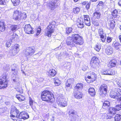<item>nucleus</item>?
Instances as JSON below:
<instances>
[{
	"label": "nucleus",
	"mask_w": 121,
	"mask_h": 121,
	"mask_svg": "<svg viewBox=\"0 0 121 121\" xmlns=\"http://www.w3.org/2000/svg\"><path fill=\"white\" fill-rule=\"evenodd\" d=\"M74 80L73 78H71L68 79L67 81L66 82L72 84L74 82Z\"/></svg>",
	"instance_id": "obj_45"
},
{
	"label": "nucleus",
	"mask_w": 121,
	"mask_h": 121,
	"mask_svg": "<svg viewBox=\"0 0 121 121\" xmlns=\"http://www.w3.org/2000/svg\"><path fill=\"white\" fill-rule=\"evenodd\" d=\"M41 30V29L40 26H39L37 28V31L36 35H39L40 33Z\"/></svg>",
	"instance_id": "obj_48"
},
{
	"label": "nucleus",
	"mask_w": 121,
	"mask_h": 121,
	"mask_svg": "<svg viewBox=\"0 0 121 121\" xmlns=\"http://www.w3.org/2000/svg\"><path fill=\"white\" fill-rule=\"evenodd\" d=\"M20 90H17L18 92H19L20 94H18L16 95L15 97L19 101H24L25 99V96L22 95L21 94L23 93V91L21 88Z\"/></svg>",
	"instance_id": "obj_16"
},
{
	"label": "nucleus",
	"mask_w": 121,
	"mask_h": 121,
	"mask_svg": "<svg viewBox=\"0 0 121 121\" xmlns=\"http://www.w3.org/2000/svg\"><path fill=\"white\" fill-rule=\"evenodd\" d=\"M108 73L107 75H112L114 74V72L112 70H107Z\"/></svg>",
	"instance_id": "obj_49"
},
{
	"label": "nucleus",
	"mask_w": 121,
	"mask_h": 121,
	"mask_svg": "<svg viewBox=\"0 0 121 121\" xmlns=\"http://www.w3.org/2000/svg\"><path fill=\"white\" fill-rule=\"evenodd\" d=\"M110 105V102L107 100L104 101L103 104L102 108L103 109L106 110L108 109Z\"/></svg>",
	"instance_id": "obj_24"
},
{
	"label": "nucleus",
	"mask_w": 121,
	"mask_h": 121,
	"mask_svg": "<svg viewBox=\"0 0 121 121\" xmlns=\"http://www.w3.org/2000/svg\"><path fill=\"white\" fill-rule=\"evenodd\" d=\"M108 73L107 70L101 72L102 74L105 75H107Z\"/></svg>",
	"instance_id": "obj_55"
},
{
	"label": "nucleus",
	"mask_w": 121,
	"mask_h": 121,
	"mask_svg": "<svg viewBox=\"0 0 121 121\" xmlns=\"http://www.w3.org/2000/svg\"><path fill=\"white\" fill-rule=\"evenodd\" d=\"M93 24L95 26H98L99 25V24L98 21L94 20L92 22Z\"/></svg>",
	"instance_id": "obj_47"
},
{
	"label": "nucleus",
	"mask_w": 121,
	"mask_h": 121,
	"mask_svg": "<svg viewBox=\"0 0 121 121\" xmlns=\"http://www.w3.org/2000/svg\"><path fill=\"white\" fill-rule=\"evenodd\" d=\"M87 2L83 1L81 3V4L82 6H84L86 5Z\"/></svg>",
	"instance_id": "obj_58"
},
{
	"label": "nucleus",
	"mask_w": 121,
	"mask_h": 121,
	"mask_svg": "<svg viewBox=\"0 0 121 121\" xmlns=\"http://www.w3.org/2000/svg\"><path fill=\"white\" fill-rule=\"evenodd\" d=\"M121 43V35H120L118 37Z\"/></svg>",
	"instance_id": "obj_61"
},
{
	"label": "nucleus",
	"mask_w": 121,
	"mask_h": 121,
	"mask_svg": "<svg viewBox=\"0 0 121 121\" xmlns=\"http://www.w3.org/2000/svg\"><path fill=\"white\" fill-rule=\"evenodd\" d=\"M83 86L82 84L81 83H78L75 86V89L77 90L82 89Z\"/></svg>",
	"instance_id": "obj_38"
},
{
	"label": "nucleus",
	"mask_w": 121,
	"mask_h": 121,
	"mask_svg": "<svg viewBox=\"0 0 121 121\" xmlns=\"http://www.w3.org/2000/svg\"><path fill=\"white\" fill-rule=\"evenodd\" d=\"M10 29L12 31H15L17 29V25H12L10 26Z\"/></svg>",
	"instance_id": "obj_37"
},
{
	"label": "nucleus",
	"mask_w": 121,
	"mask_h": 121,
	"mask_svg": "<svg viewBox=\"0 0 121 121\" xmlns=\"http://www.w3.org/2000/svg\"><path fill=\"white\" fill-rule=\"evenodd\" d=\"M118 13V11L117 10L115 9L112 11L111 13V15L113 17L115 18L117 17Z\"/></svg>",
	"instance_id": "obj_36"
},
{
	"label": "nucleus",
	"mask_w": 121,
	"mask_h": 121,
	"mask_svg": "<svg viewBox=\"0 0 121 121\" xmlns=\"http://www.w3.org/2000/svg\"><path fill=\"white\" fill-rule=\"evenodd\" d=\"M105 52L108 55L111 54L113 52L112 48H106L105 49Z\"/></svg>",
	"instance_id": "obj_32"
},
{
	"label": "nucleus",
	"mask_w": 121,
	"mask_h": 121,
	"mask_svg": "<svg viewBox=\"0 0 121 121\" xmlns=\"http://www.w3.org/2000/svg\"><path fill=\"white\" fill-rule=\"evenodd\" d=\"M98 34L101 40L103 42H104L106 39V35L104 33L103 31V30L102 28H100L98 30Z\"/></svg>",
	"instance_id": "obj_17"
},
{
	"label": "nucleus",
	"mask_w": 121,
	"mask_h": 121,
	"mask_svg": "<svg viewBox=\"0 0 121 121\" xmlns=\"http://www.w3.org/2000/svg\"><path fill=\"white\" fill-rule=\"evenodd\" d=\"M5 28L4 22L2 20H0V31L3 32L4 31Z\"/></svg>",
	"instance_id": "obj_26"
},
{
	"label": "nucleus",
	"mask_w": 121,
	"mask_h": 121,
	"mask_svg": "<svg viewBox=\"0 0 121 121\" xmlns=\"http://www.w3.org/2000/svg\"><path fill=\"white\" fill-rule=\"evenodd\" d=\"M11 2L14 6L19 5L20 2V0H11Z\"/></svg>",
	"instance_id": "obj_35"
},
{
	"label": "nucleus",
	"mask_w": 121,
	"mask_h": 121,
	"mask_svg": "<svg viewBox=\"0 0 121 121\" xmlns=\"http://www.w3.org/2000/svg\"><path fill=\"white\" fill-rule=\"evenodd\" d=\"M89 94L91 96H94L95 94V92L94 88L90 87L88 90Z\"/></svg>",
	"instance_id": "obj_29"
},
{
	"label": "nucleus",
	"mask_w": 121,
	"mask_h": 121,
	"mask_svg": "<svg viewBox=\"0 0 121 121\" xmlns=\"http://www.w3.org/2000/svg\"><path fill=\"white\" fill-rule=\"evenodd\" d=\"M118 4L119 6H121V0H119Z\"/></svg>",
	"instance_id": "obj_60"
},
{
	"label": "nucleus",
	"mask_w": 121,
	"mask_h": 121,
	"mask_svg": "<svg viewBox=\"0 0 121 121\" xmlns=\"http://www.w3.org/2000/svg\"><path fill=\"white\" fill-rule=\"evenodd\" d=\"M20 45L18 44H15L11 47L9 53L11 56H14L17 54L20 51Z\"/></svg>",
	"instance_id": "obj_5"
},
{
	"label": "nucleus",
	"mask_w": 121,
	"mask_h": 121,
	"mask_svg": "<svg viewBox=\"0 0 121 121\" xmlns=\"http://www.w3.org/2000/svg\"><path fill=\"white\" fill-rule=\"evenodd\" d=\"M113 47L116 50L119 49L120 47H121V44L117 42H114L113 43Z\"/></svg>",
	"instance_id": "obj_33"
},
{
	"label": "nucleus",
	"mask_w": 121,
	"mask_h": 121,
	"mask_svg": "<svg viewBox=\"0 0 121 121\" xmlns=\"http://www.w3.org/2000/svg\"><path fill=\"white\" fill-rule=\"evenodd\" d=\"M18 36V35L16 33H13V34L12 37L11 38V40L15 39L17 38Z\"/></svg>",
	"instance_id": "obj_51"
},
{
	"label": "nucleus",
	"mask_w": 121,
	"mask_h": 121,
	"mask_svg": "<svg viewBox=\"0 0 121 121\" xmlns=\"http://www.w3.org/2000/svg\"><path fill=\"white\" fill-rule=\"evenodd\" d=\"M19 113V110L15 107H12L10 111V117L14 121H17L18 114Z\"/></svg>",
	"instance_id": "obj_6"
},
{
	"label": "nucleus",
	"mask_w": 121,
	"mask_h": 121,
	"mask_svg": "<svg viewBox=\"0 0 121 121\" xmlns=\"http://www.w3.org/2000/svg\"><path fill=\"white\" fill-rule=\"evenodd\" d=\"M90 4L89 3H88L86 4V9H88L90 7Z\"/></svg>",
	"instance_id": "obj_56"
},
{
	"label": "nucleus",
	"mask_w": 121,
	"mask_h": 121,
	"mask_svg": "<svg viewBox=\"0 0 121 121\" xmlns=\"http://www.w3.org/2000/svg\"><path fill=\"white\" fill-rule=\"evenodd\" d=\"M112 40V39L111 37L108 36L107 38V42L108 43H110L111 42Z\"/></svg>",
	"instance_id": "obj_52"
},
{
	"label": "nucleus",
	"mask_w": 121,
	"mask_h": 121,
	"mask_svg": "<svg viewBox=\"0 0 121 121\" xmlns=\"http://www.w3.org/2000/svg\"><path fill=\"white\" fill-rule=\"evenodd\" d=\"M117 100L119 103H120V105H117L114 108L116 111H119L121 110V96L117 98Z\"/></svg>",
	"instance_id": "obj_23"
},
{
	"label": "nucleus",
	"mask_w": 121,
	"mask_h": 121,
	"mask_svg": "<svg viewBox=\"0 0 121 121\" xmlns=\"http://www.w3.org/2000/svg\"><path fill=\"white\" fill-rule=\"evenodd\" d=\"M117 61L115 58H113L108 63L107 65L108 67L112 68L115 67L117 64Z\"/></svg>",
	"instance_id": "obj_14"
},
{
	"label": "nucleus",
	"mask_w": 121,
	"mask_h": 121,
	"mask_svg": "<svg viewBox=\"0 0 121 121\" xmlns=\"http://www.w3.org/2000/svg\"><path fill=\"white\" fill-rule=\"evenodd\" d=\"M75 111H73L71 113L69 114V115H70L71 114H73V115H74L75 114Z\"/></svg>",
	"instance_id": "obj_59"
},
{
	"label": "nucleus",
	"mask_w": 121,
	"mask_h": 121,
	"mask_svg": "<svg viewBox=\"0 0 121 121\" xmlns=\"http://www.w3.org/2000/svg\"><path fill=\"white\" fill-rule=\"evenodd\" d=\"M115 22L113 19L110 20L109 25L110 29L111 30L113 29L115 27Z\"/></svg>",
	"instance_id": "obj_27"
},
{
	"label": "nucleus",
	"mask_w": 121,
	"mask_h": 121,
	"mask_svg": "<svg viewBox=\"0 0 121 121\" xmlns=\"http://www.w3.org/2000/svg\"><path fill=\"white\" fill-rule=\"evenodd\" d=\"M115 92L117 94L118 98L121 96V89L119 88H117L115 89Z\"/></svg>",
	"instance_id": "obj_39"
},
{
	"label": "nucleus",
	"mask_w": 121,
	"mask_h": 121,
	"mask_svg": "<svg viewBox=\"0 0 121 121\" xmlns=\"http://www.w3.org/2000/svg\"><path fill=\"white\" fill-rule=\"evenodd\" d=\"M72 84L66 82L65 84V88L67 90H69V89L72 88Z\"/></svg>",
	"instance_id": "obj_41"
},
{
	"label": "nucleus",
	"mask_w": 121,
	"mask_h": 121,
	"mask_svg": "<svg viewBox=\"0 0 121 121\" xmlns=\"http://www.w3.org/2000/svg\"><path fill=\"white\" fill-rule=\"evenodd\" d=\"M79 0H73L74 2H76L78 1Z\"/></svg>",
	"instance_id": "obj_63"
},
{
	"label": "nucleus",
	"mask_w": 121,
	"mask_h": 121,
	"mask_svg": "<svg viewBox=\"0 0 121 121\" xmlns=\"http://www.w3.org/2000/svg\"><path fill=\"white\" fill-rule=\"evenodd\" d=\"M81 8L78 7H75L73 9L72 13L75 14H78L79 13L80 10Z\"/></svg>",
	"instance_id": "obj_34"
},
{
	"label": "nucleus",
	"mask_w": 121,
	"mask_h": 121,
	"mask_svg": "<svg viewBox=\"0 0 121 121\" xmlns=\"http://www.w3.org/2000/svg\"><path fill=\"white\" fill-rule=\"evenodd\" d=\"M76 24L78 28L82 29L84 26L83 19L82 18L78 19L77 21Z\"/></svg>",
	"instance_id": "obj_22"
},
{
	"label": "nucleus",
	"mask_w": 121,
	"mask_h": 121,
	"mask_svg": "<svg viewBox=\"0 0 121 121\" xmlns=\"http://www.w3.org/2000/svg\"><path fill=\"white\" fill-rule=\"evenodd\" d=\"M116 111L114 108L110 107L109 108L108 111L107 115V119H110L112 117L113 115H114Z\"/></svg>",
	"instance_id": "obj_15"
},
{
	"label": "nucleus",
	"mask_w": 121,
	"mask_h": 121,
	"mask_svg": "<svg viewBox=\"0 0 121 121\" xmlns=\"http://www.w3.org/2000/svg\"><path fill=\"white\" fill-rule=\"evenodd\" d=\"M109 96L111 98L114 99H117V98H118L116 93L115 90L114 91H110Z\"/></svg>",
	"instance_id": "obj_28"
},
{
	"label": "nucleus",
	"mask_w": 121,
	"mask_h": 121,
	"mask_svg": "<svg viewBox=\"0 0 121 121\" xmlns=\"http://www.w3.org/2000/svg\"><path fill=\"white\" fill-rule=\"evenodd\" d=\"M84 20V23L85 25L88 26L91 25L90 18L88 15H83Z\"/></svg>",
	"instance_id": "obj_20"
},
{
	"label": "nucleus",
	"mask_w": 121,
	"mask_h": 121,
	"mask_svg": "<svg viewBox=\"0 0 121 121\" xmlns=\"http://www.w3.org/2000/svg\"><path fill=\"white\" fill-rule=\"evenodd\" d=\"M94 49L97 51L99 52L101 49V47L99 44H97L95 46Z\"/></svg>",
	"instance_id": "obj_46"
},
{
	"label": "nucleus",
	"mask_w": 121,
	"mask_h": 121,
	"mask_svg": "<svg viewBox=\"0 0 121 121\" xmlns=\"http://www.w3.org/2000/svg\"><path fill=\"white\" fill-rule=\"evenodd\" d=\"M29 104L31 108H33V106L34 101L30 97H29Z\"/></svg>",
	"instance_id": "obj_43"
},
{
	"label": "nucleus",
	"mask_w": 121,
	"mask_h": 121,
	"mask_svg": "<svg viewBox=\"0 0 121 121\" xmlns=\"http://www.w3.org/2000/svg\"><path fill=\"white\" fill-rule=\"evenodd\" d=\"M27 16L25 13H22L17 10L14 11L13 14V19L15 20L25 19Z\"/></svg>",
	"instance_id": "obj_4"
},
{
	"label": "nucleus",
	"mask_w": 121,
	"mask_h": 121,
	"mask_svg": "<svg viewBox=\"0 0 121 121\" xmlns=\"http://www.w3.org/2000/svg\"><path fill=\"white\" fill-rule=\"evenodd\" d=\"M104 4V3L102 1H100L99 2L98 4V5L99 6H102Z\"/></svg>",
	"instance_id": "obj_57"
},
{
	"label": "nucleus",
	"mask_w": 121,
	"mask_h": 121,
	"mask_svg": "<svg viewBox=\"0 0 121 121\" xmlns=\"http://www.w3.org/2000/svg\"><path fill=\"white\" fill-rule=\"evenodd\" d=\"M117 84L118 87H121V79H120L118 81Z\"/></svg>",
	"instance_id": "obj_54"
},
{
	"label": "nucleus",
	"mask_w": 121,
	"mask_h": 121,
	"mask_svg": "<svg viewBox=\"0 0 121 121\" xmlns=\"http://www.w3.org/2000/svg\"><path fill=\"white\" fill-rule=\"evenodd\" d=\"M58 105L61 107H64L66 106L67 104V102L66 99L63 97H60L57 101Z\"/></svg>",
	"instance_id": "obj_10"
},
{
	"label": "nucleus",
	"mask_w": 121,
	"mask_h": 121,
	"mask_svg": "<svg viewBox=\"0 0 121 121\" xmlns=\"http://www.w3.org/2000/svg\"><path fill=\"white\" fill-rule=\"evenodd\" d=\"M100 13L99 12L95 11L93 14V17L95 19H99L100 18L101 16Z\"/></svg>",
	"instance_id": "obj_31"
},
{
	"label": "nucleus",
	"mask_w": 121,
	"mask_h": 121,
	"mask_svg": "<svg viewBox=\"0 0 121 121\" xmlns=\"http://www.w3.org/2000/svg\"><path fill=\"white\" fill-rule=\"evenodd\" d=\"M17 117V120L18 118L25 120L28 119L29 117V115L27 112L24 111L19 113Z\"/></svg>",
	"instance_id": "obj_12"
},
{
	"label": "nucleus",
	"mask_w": 121,
	"mask_h": 121,
	"mask_svg": "<svg viewBox=\"0 0 121 121\" xmlns=\"http://www.w3.org/2000/svg\"><path fill=\"white\" fill-rule=\"evenodd\" d=\"M8 80H4L0 79V89L6 88L8 86Z\"/></svg>",
	"instance_id": "obj_13"
},
{
	"label": "nucleus",
	"mask_w": 121,
	"mask_h": 121,
	"mask_svg": "<svg viewBox=\"0 0 121 121\" xmlns=\"http://www.w3.org/2000/svg\"><path fill=\"white\" fill-rule=\"evenodd\" d=\"M92 2H95L97 0H90Z\"/></svg>",
	"instance_id": "obj_62"
},
{
	"label": "nucleus",
	"mask_w": 121,
	"mask_h": 121,
	"mask_svg": "<svg viewBox=\"0 0 121 121\" xmlns=\"http://www.w3.org/2000/svg\"><path fill=\"white\" fill-rule=\"evenodd\" d=\"M35 51L34 47H29L25 54L26 56H31L34 54Z\"/></svg>",
	"instance_id": "obj_18"
},
{
	"label": "nucleus",
	"mask_w": 121,
	"mask_h": 121,
	"mask_svg": "<svg viewBox=\"0 0 121 121\" xmlns=\"http://www.w3.org/2000/svg\"><path fill=\"white\" fill-rule=\"evenodd\" d=\"M90 64L93 68L96 69L100 66V61L98 58L96 56H93L91 58Z\"/></svg>",
	"instance_id": "obj_7"
},
{
	"label": "nucleus",
	"mask_w": 121,
	"mask_h": 121,
	"mask_svg": "<svg viewBox=\"0 0 121 121\" xmlns=\"http://www.w3.org/2000/svg\"><path fill=\"white\" fill-rule=\"evenodd\" d=\"M6 0H0V5H4L6 4Z\"/></svg>",
	"instance_id": "obj_50"
},
{
	"label": "nucleus",
	"mask_w": 121,
	"mask_h": 121,
	"mask_svg": "<svg viewBox=\"0 0 121 121\" xmlns=\"http://www.w3.org/2000/svg\"><path fill=\"white\" fill-rule=\"evenodd\" d=\"M121 118V115L120 114H117L114 117L115 120V121H120Z\"/></svg>",
	"instance_id": "obj_42"
},
{
	"label": "nucleus",
	"mask_w": 121,
	"mask_h": 121,
	"mask_svg": "<svg viewBox=\"0 0 121 121\" xmlns=\"http://www.w3.org/2000/svg\"><path fill=\"white\" fill-rule=\"evenodd\" d=\"M54 81V83L56 86H59L61 84V82L59 80V78L55 77L53 79Z\"/></svg>",
	"instance_id": "obj_30"
},
{
	"label": "nucleus",
	"mask_w": 121,
	"mask_h": 121,
	"mask_svg": "<svg viewBox=\"0 0 121 121\" xmlns=\"http://www.w3.org/2000/svg\"><path fill=\"white\" fill-rule=\"evenodd\" d=\"M11 70L12 71H15V69H11Z\"/></svg>",
	"instance_id": "obj_64"
},
{
	"label": "nucleus",
	"mask_w": 121,
	"mask_h": 121,
	"mask_svg": "<svg viewBox=\"0 0 121 121\" xmlns=\"http://www.w3.org/2000/svg\"><path fill=\"white\" fill-rule=\"evenodd\" d=\"M71 38L72 41L69 40L66 41V43L67 45L72 47H76L77 45H81L84 43L82 37L78 34H72Z\"/></svg>",
	"instance_id": "obj_1"
},
{
	"label": "nucleus",
	"mask_w": 121,
	"mask_h": 121,
	"mask_svg": "<svg viewBox=\"0 0 121 121\" xmlns=\"http://www.w3.org/2000/svg\"><path fill=\"white\" fill-rule=\"evenodd\" d=\"M56 26V22L54 21H52L50 22L46 28V31L45 33V36H47L48 37H51L52 34L54 33L55 31V28Z\"/></svg>",
	"instance_id": "obj_3"
},
{
	"label": "nucleus",
	"mask_w": 121,
	"mask_h": 121,
	"mask_svg": "<svg viewBox=\"0 0 121 121\" xmlns=\"http://www.w3.org/2000/svg\"><path fill=\"white\" fill-rule=\"evenodd\" d=\"M108 87L106 84H104L100 86L99 90V95L102 96H105L107 94Z\"/></svg>",
	"instance_id": "obj_8"
},
{
	"label": "nucleus",
	"mask_w": 121,
	"mask_h": 121,
	"mask_svg": "<svg viewBox=\"0 0 121 121\" xmlns=\"http://www.w3.org/2000/svg\"><path fill=\"white\" fill-rule=\"evenodd\" d=\"M72 31V29L71 27H67L66 29V33L69 34L71 33Z\"/></svg>",
	"instance_id": "obj_40"
},
{
	"label": "nucleus",
	"mask_w": 121,
	"mask_h": 121,
	"mask_svg": "<svg viewBox=\"0 0 121 121\" xmlns=\"http://www.w3.org/2000/svg\"><path fill=\"white\" fill-rule=\"evenodd\" d=\"M40 98L42 100L47 103H52L55 101L54 94L51 91L45 90L41 93Z\"/></svg>",
	"instance_id": "obj_2"
},
{
	"label": "nucleus",
	"mask_w": 121,
	"mask_h": 121,
	"mask_svg": "<svg viewBox=\"0 0 121 121\" xmlns=\"http://www.w3.org/2000/svg\"><path fill=\"white\" fill-rule=\"evenodd\" d=\"M57 0H56L54 1H51L48 3V6L51 10H53L54 9L57 8L58 5L57 4L58 3H57Z\"/></svg>",
	"instance_id": "obj_19"
},
{
	"label": "nucleus",
	"mask_w": 121,
	"mask_h": 121,
	"mask_svg": "<svg viewBox=\"0 0 121 121\" xmlns=\"http://www.w3.org/2000/svg\"><path fill=\"white\" fill-rule=\"evenodd\" d=\"M7 74L6 73H4L1 75V78H0V79H1L2 80H7Z\"/></svg>",
	"instance_id": "obj_44"
},
{
	"label": "nucleus",
	"mask_w": 121,
	"mask_h": 121,
	"mask_svg": "<svg viewBox=\"0 0 121 121\" xmlns=\"http://www.w3.org/2000/svg\"><path fill=\"white\" fill-rule=\"evenodd\" d=\"M11 45V43L10 41H8L5 44L6 46L8 48Z\"/></svg>",
	"instance_id": "obj_53"
},
{
	"label": "nucleus",
	"mask_w": 121,
	"mask_h": 121,
	"mask_svg": "<svg viewBox=\"0 0 121 121\" xmlns=\"http://www.w3.org/2000/svg\"><path fill=\"white\" fill-rule=\"evenodd\" d=\"M97 76L94 73L92 72L90 73V76H88L85 78V79L86 82L89 83L93 82L96 79Z\"/></svg>",
	"instance_id": "obj_9"
},
{
	"label": "nucleus",
	"mask_w": 121,
	"mask_h": 121,
	"mask_svg": "<svg viewBox=\"0 0 121 121\" xmlns=\"http://www.w3.org/2000/svg\"><path fill=\"white\" fill-rule=\"evenodd\" d=\"M74 97L77 99H80L82 98V94L80 92H74Z\"/></svg>",
	"instance_id": "obj_25"
},
{
	"label": "nucleus",
	"mask_w": 121,
	"mask_h": 121,
	"mask_svg": "<svg viewBox=\"0 0 121 121\" xmlns=\"http://www.w3.org/2000/svg\"><path fill=\"white\" fill-rule=\"evenodd\" d=\"M48 76L49 77H53L55 76L57 74V72L54 69H50L47 72Z\"/></svg>",
	"instance_id": "obj_21"
},
{
	"label": "nucleus",
	"mask_w": 121,
	"mask_h": 121,
	"mask_svg": "<svg viewBox=\"0 0 121 121\" xmlns=\"http://www.w3.org/2000/svg\"><path fill=\"white\" fill-rule=\"evenodd\" d=\"M33 29V28L29 24L25 25L24 27V31L26 33L29 34L34 33Z\"/></svg>",
	"instance_id": "obj_11"
}]
</instances>
